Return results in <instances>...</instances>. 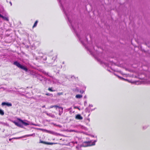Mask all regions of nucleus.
I'll use <instances>...</instances> for the list:
<instances>
[{
  "label": "nucleus",
  "mask_w": 150,
  "mask_h": 150,
  "mask_svg": "<svg viewBox=\"0 0 150 150\" xmlns=\"http://www.w3.org/2000/svg\"><path fill=\"white\" fill-rule=\"evenodd\" d=\"M54 106H51L50 107V108H54Z\"/></svg>",
  "instance_id": "19"
},
{
  "label": "nucleus",
  "mask_w": 150,
  "mask_h": 150,
  "mask_svg": "<svg viewBox=\"0 0 150 150\" xmlns=\"http://www.w3.org/2000/svg\"><path fill=\"white\" fill-rule=\"evenodd\" d=\"M75 118L76 119L79 120H82L83 119V117L80 114H77Z\"/></svg>",
  "instance_id": "5"
},
{
  "label": "nucleus",
  "mask_w": 150,
  "mask_h": 150,
  "mask_svg": "<svg viewBox=\"0 0 150 150\" xmlns=\"http://www.w3.org/2000/svg\"><path fill=\"white\" fill-rule=\"evenodd\" d=\"M42 108H45V105H44L42 107Z\"/></svg>",
  "instance_id": "20"
},
{
  "label": "nucleus",
  "mask_w": 150,
  "mask_h": 150,
  "mask_svg": "<svg viewBox=\"0 0 150 150\" xmlns=\"http://www.w3.org/2000/svg\"><path fill=\"white\" fill-rule=\"evenodd\" d=\"M54 108L56 110H59L60 109H61L62 110H63V108L61 107H60L59 106L55 105H54Z\"/></svg>",
  "instance_id": "6"
},
{
  "label": "nucleus",
  "mask_w": 150,
  "mask_h": 150,
  "mask_svg": "<svg viewBox=\"0 0 150 150\" xmlns=\"http://www.w3.org/2000/svg\"><path fill=\"white\" fill-rule=\"evenodd\" d=\"M119 77L122 80H125V81H127V79H125L123 77Z\"/></svg>",
  "instance_id": "16"
},
{
  "label": "nucleus",
  "mask_w": 150,
  "mask_h": 150,
  "mask_svg": "<svg viewBox=\"0 0 150 150\" xmlns=\"http://www.w3.org/2000/svg\"><path fill=\"white\" fill-rule=\"evenodd\" d=\"M11 139H9V140L10 141L11 140Z\"/></svg>",
  "instance_id": "22"
},
{
  "label": "nucleus",
  "mask_w": 150,
  "mask_h": 150,
  "mask_svg": "<svg viewBox=\"0 0 150 150\" xmlns=\"http://www.w3.org/2000/svg\"><path fill=\"white\" fill-rule=\"evenodd\" d=\"M28 136H32V135H28Z\"/></svg>",
  "instance_id": "23"
},
{
  "label": "nucleus",
  "mask_w": 150,
  "mask_h": 150,
  "mask_svg": "<svg viewBox=\"0 0 150 150\" xmlns=\"http://www.w3.org/2000/svg\"><path fill=\"white\" fill-rule=\"evenodd\" d=\"M13 64L17 66L18 67L25 70L26 71H27L28 70L27 68L26 67L21 65L17 61L14 62Z\"/></svg>",
  "instance_id": "2"
},
{
  "label": "nucleus",
  "mask_w": 150,
  "mask_h": 150,
  "mask_svg": "<svg viewBox=\"0 0 150 150\" xmlns=\"http://www.w3.org/2000/svg\"><path fill=\"white\" fill-rule=\"evenodd\" d=\"M75 97L77 98H81L82 97V96L79 94H77L76 96Z\"/></svg>",
  "instance_id": "7"
},
{
  "label": "nucleus",
  "mask_w": 150,
  "mask_h": 150,
  "mask_svg": "<svg viewBox=\"0 0 150 150\" xmlns=\"http://www.w3.org/2000/svg\"><path fill=\"white\" fill-rule=\"evenodd\" d=\"M57 57V55L56 54H54V56L52 58V59L54 61H55Z\"/></svg>",
  "instance_id": "9"
},
{
  "label": "nucleus",
  "mask_w": 150,
  "mask_h": 150,
  "mask_svg": "<svg viewBox=\"0 0 150 150\" xmlns=\"http://www.w3.org/2000/svg\"><path fill=\"white\" fill-rule=\"evenodd\" d=\"M52 88H49L48 89V90L51 92H53L55 91V90H53L52 89Z\"/></svg>",
  "instance_id": "12"
},
{
  "label": "nucleus",
  "mask_w": 150,
  "mask_h": 150,
  "mask_svg": "<svg viewBox=\"0 0 150 150\" xmlns=\"http://www.w3.org/2000/svg\"><path fill=\"white\" fill-rule=\"evenodd\" d=\"M3 18L4 20L6 21H8V17H5L2 16V17L1 18Z\"/></svg>",
  "instance_id": "10"
},
{
  "label": "nucleus",
  "mask_w": 150,
  "mask_h": 150,
  "mask_svg": "<svg viewBox=\"0 0 150 150\" xmlns=\"http://www.w3.org/2000/svg\"><path fill=\"white\" fill-rule=\"evenodd\" d=\"M45 95H46V96H50L51 95V94H50V93H46L45 94Z\"/></svg>",
  "instance_id": "17"
},
{
  "label": "nucleus",
  "mask_w": 150,
  "mask_h": 150,
  "mask_svg": "<svg viewBox=\"0 0 150 150\" xmlns=\"http://www.w3.org/2000/svg\"><path fill=\"white\" fill-rule=\"evenodd\" d=\"M39 143H42V144H47V142H44V141H41V140H40V141Z\"/></svg>",
  "instance_id": "14"
},
{
  "label": "nucleus",
  "mask_w": 150,
  "mask_h": 150,
  "mask_svg": "<svg viewBox=\"0 0 150 150\" xmlns=\"http://www.w3.org/2000/svg\"><path fill=\"white\" fill-rule=\"evenodd\" d=\"M55 144V143H54L47 142V144H46L52 145H53V144Z\"/></svg>",
  "instance_id": "13"
},
{
  "label": "nucleus",
  "mask_w": 150,
  "mask_h": 150,
  "mask_svg": "<svg viewBox=\"0 0 150 150\" xmlns=\"http://www.w3.org/2000/svg\"><path fill=\"white\" fill-rule=\"evenodd\" d=\"M84 92V91H81L80 92L81 93H83Z\"/></svg>",
  "instance_id": "18"
},
{
  "label": "nucleus",
  "mask_w": 150,
  "mask_h": 150,
  "mask_svg": "<svg viewBox=\"0 0 150 150\" xmlns=\"http://www.w3.org/2000/svg\"><path fill=\"white\" fill-rule=\"evenodd\" d=\"M18 120L19 121L18 122H14V124L17 126L22 127V125L21 124V123L24 125L25 126L29 125V123L23 122V121L20 118H18Z\"/></svg>",
  "instance_id": "1"
},
{
  "label": "nucleus",
  "mask_w": 150,
  "mask_h": 150,
  "mask_svg": "<svg viewBox=\"0 0 150 150\" xmlns=\"http://www.w3.org/2000/svg\"><path fill=\"white\" fill-rule=\"evenodd\" d=\"M63 94V93L62 92H60L57 93V94L58 96H60L61 95H62Z\"/></svg>",
  "instance_id": "15"
},
{
  "label": "nucleus",
  "mask_w": 150,
  "mask_h": 150,
  "mask_svg": "<svg viewBox=\"0 0 150 150\" xmlns=\"http://www.w3.org/2000/svg\"><path fill=\"white\" fill-rule=\"evenodd\" d=\"M38 23V21L37 20L36 21H35V23H34V24L33 26V28H34L37 25Z\"/></svg>",
  "instance_id": "8"
},
{
  "label": "nucleus",
  "mask_w": 150,
  "mask_h": 150,
  "mask_svg": "<svg viewBox=\"0 0 150 150\" xmlns=\"http://www.w3.org/2000/svg\"><path fill=\"white\" fill-rule=\"evenodd\" d=\"M10 3L11 5V6L12 5V3H11V2H10Z\"/></svg>",
  "instance_id": "21"
},
{
  "label": "nucleus",
  "mask_w": 150,
  "mask_h": 150,
  "mask_svg": "<svg viewBox=\"0 0 150 150\" xmlns=\"http://www.w3.org/2000/svg\"><path fill=\"white\" fill-rule=\"evenodd\" d=\"M91 142L90 141H86L83 142L81 145V146L86 147L89 146H92L94 145V144H91Z\"/></svg>",
  "instance_id": "3"
},
{
  "label": "nucleus",
  "mask_w": 150,
  "mask_h": 150,
  "mask_svg": "<svg viewBox=\"0 0 150 150\" xmlns=\"http://www.w3.org/2000/svg\"><path fill=\"white\" fill-rule=\"evenodd\" d=\"M0 115H4V112L3 110L0 109Z\"/></svg>",
  "instance_id": "11"
},
{
  "label": "nucleus",
  "mask_w": 150,
  "mask_h": 150,
  "mask_svg": "<svg viewBox=\"0 0 150 150\" xmlns=\"http://www.w3.org/2000/svg\"><path fill=\"white\" fill-rule=\"evenodd\" d=\"M1 105L4 106V105H6L8 107H11L12 106V104L11 103H6L5 102H2L1 103Z\"/></svg>",
  "instance_id": "4"
}]
</instances>
